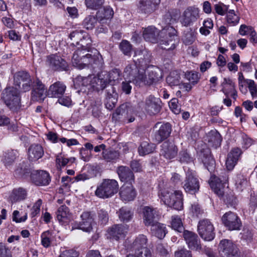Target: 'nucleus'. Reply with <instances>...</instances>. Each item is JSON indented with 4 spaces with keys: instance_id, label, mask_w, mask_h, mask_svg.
Masks as SVG:
<instances>
[{
    "instance_id": "obj_1",
    "label": "nucleus",
    "mask_w": 257,
    "mask_h": 257,
    "mask_svg": "<svg viewBox=\"0 0 257 257\" xmlns=\"http://www.w3.org/2000/svg\"><path fill=\"white\" fill-rule=\"evenodd\" d=\"M124 72L127 77H133V83L137 86L142 84L151 85L159 81L163 76L162 71L158 67L152 66L148 70V76L145 74V67L138 68L136 64H128Z\"/></svg>"
},
{
    "instance_id": "obj_2",
    "label": "nucleus",
    "mask_w": 257,
    "mask_h": 257,
    "mask_svg": "<svg viewBox=\"0 0 257 257\" xmlns=\"http://www.w3.org/2000/svg\"><path fill=\"white\" fill-rule=\"evenodd\" d=\"M101 59L96 49H94L91 51L83 48L78 49L75 51L72 58V61L73 65L79 69L83 68L84 66L95 68L101 66Z\"/></svg>"
},
{
    "instance_id": "obj_3",
    "label": "nucleus",
    "mask_w": 257,
    "mask_h": 257,
    "mask_svg": "<svg viewBox=\"0 0 257 257\" xmlns=\"http://www.w3.org/2000/svg\"><path fill=\"white\" fill-rule=\"evenodd\" d=\"M159 196L165 204L178 210L183 208V197L181 191L165 188L160 190Z\"/></svg>"
},
{
    "instance_id": "obj_4",
    "label": "nucleus",
    "mask_w": 257,
    "mask_h": 257,
    "mask_svg": "<svg viewBox=\"0 0 257 257\" xmlns=\"http://www.w3.org/2000/svg\"><path fill=\"white\" fill-rule=\"evenodd\" d=\"M176 30L171 26H167L160 31L158 43L166 50H173L179 42Z\"/></svg>"
},
{
    "instance_id": "obj_5",
    "label": "nucleus",
    "mask_w": 257,
    "mask_h": 257,
    "mask_svg": "<svg viewBox=\"0 0 257 257\" xmlns=\"http://www.w3.org/2000/svg\"><path fill=\"white\" fill-rule=\"evenodd\" d=\"M106 76H104L101 72L97 76L89 75L86 77L79 78L81 82V85L89 87L88 89H92L93 90L99 91L105 88L108 84L106 81Z\"/></svg>"
},
{
    "instance_id": "obj_6",
    "label": "nucleus",
    "mask_w": 257,
    "mask_h": 257,
    "mask_svg": "<svg viewBox=\"0 0 257 257\" xmlns=\"http://www.w3.org/2000/svg\"><path fill=\"white\" fill-rule=\"evenodd\" d=\"M118 189V184L115 180L105 179L97 186L95 194L99 198L106 199L116 193Z\"/></svg>"
},
{
    "instance_id": "obj_7",
    "label": "nucleus",
    "mask_w": 257,
    "mask_h": 257,
    "mask_svg": "<svg viewBox=\"0 0 257 257\" xmlns=\"http://www.w3.org/2000/svg\"><path fill=\"white\" fill-rule=\"evenodd\" d=\"M3 98L6 104L10 109L15 111L21 107V99L17 87H9L5 89Z\"/></svg>"
},
{
    "instance_id": "obj_8",
    "label": "nucleus",
    "mask_w": 257,
    "mask_h": 257,
    "mask_svg": "<svg viewBox=\"0 0 257 257\" xmlns=\"http://www.w3.org/2000/svg\"><path fill=\"white\" fill-rule=\"evenodd\" d=\"M200 17V10L195 6H190L183 12L180 17V23L185 27L192 25Z\"/></svg>"
},
{
    "instance_id": "obj_9",
    "label": "nucleus",
    "mask_w": 257,
    "mask_h": 257,
    "mask_svg": "<svg viewBox=\"0 0 257 257\" xmlns=\"http://www.w3.org/2000/svg\"><path fill=\"white\" fill-rule=\"evenodd\" d=\"M214 227L209 219L201 220L198 224V232L205 240H212L215 236Z\"/></svg>"
},
{
    "instance_id": "obj_10",
    "label": "nucleus",
    "mask_w": 257,
    "mask_h": 257,
    "mask_svg": "<svg viewBox=\"0 0 257 257\" xmlns=\"http://www.w3.org/2000/svg\"><path fill=\"white\" fill-rule=\"evenodd\" d=\"M172 131L171 124L168 123L157 122L154 127V140L157 143H160L167 139Z\"/></svg>"
},
{
    "instance_id": "obj_11",
    "label": "nucleus",
    "mask_w": 257,
    "mask_h": 257,
    "mask_svg": "<svg viewBox=\"0 0 257 257\" xmlns=\"http://www.w3.org/2000/svg\"><path fill=\"white\" fill-rule=\"evenodd\" d=\"M183 184V188L187 192L194 194L199 190V182L195 172L192 170L189 169L186 172V178Z\"/></svg>"
},
{
    "instance_id": "obj_12",
    "label": "nucleus",
    "mask_w": 257,
    "mask_h": 257,
    "mask_svg": "<svg viewBox=\"0 0 257 257\" xmlns=\"http://www.w3.org/2000/svg\"><path fill=\"white\" fill-rule=\"evenodd\" d=\"M228 181V175L225 172L219 176H212L209 182L210 185L215 193L219 196H222L224 194V188L225 184Z\"/></svg>"
},
{
    "instance_id": "obj_13",
    "label": "nucleus",
    "mask_w": 257,
    "mask_h": 257,
    "mask_svg": "<svg viewBox=\"0 0 257 257\" xmlns=\"http://www.w3.org/2000/svg\"><path fill=\"white\" fill-rule=\"evenodd\" d=\"M219 248L222 257H240L238 248L230 240H221L219 244Z\"/></svg>"
},
{
    "instance_id": "obj_14",
    "label": "nucleus",
    "mask_w": 257,
    "mask_h": 257,
    "mask_svg": "<svg viewBox=\"0 0 257 257\" xmlns=\"http://www.w3.org/2000/svg\"><path fill=\"white\" fill-rule=\"evenodd\" d=\"M135 115L136 114L133 109L127 108L126 105L123 104L116 109L113 114V117L116 120L132 122L135 120Z\"/></svg>"
},
{
    "instance_id": "obj_15",
    "label": "nucleus",
    "mask_w": 257,
    "mask_h": 257,
    "mask_svg": "<svg viewBox=\"0 0 257 257\" xmlns=\"http://www.w3.org/2000/svg\"><path fill=\"white\" fill-rule=\"evenodd\" d=\"M223 223L229 230H238L241 226V222L238 216L232 212H228L222 217Z\"/></svg>"
},
{
    "instance_id": "obj_16",
    "label": "nucleus",
    "mask_w": 257,
    "mask_h": 257,
    "mask_svg": "<svg viewBox=\"0 0 257 257\" xmlns=\"http://www.w3.org/2000/svg\"><path fill=\"white\" fill-rule=\"evenodd\" d=\"M32 181L37 186H46L50 182L49 174L45 171L34 170L31 174Z\"/></svg>"
},
{
    "instance_id": "obj_17",
    "label": "nucleus",
    "mask_w": 257,
    "mask_h": 257,
    "mask_svg": "<svg viewBox=\"0 0 257 257\" xmlns=\"http://www.w3.org/2000/svg\"><path fill=\"white\" fill-rule=\"evenodd\" d=\"M160 0H140L138 8L142 13L150 15L159 8Z\"/></svg>"
},
{
    "instance_id": "obj_18",
    "label": "nucleus",
    "mask_w": 257,
    "mask_h": 257,
    "mask_svg": "<svg viewBox=\"0 0 257 257\" xmlns=\"http://www.w3.org/2000/svg\"><path fill=\"white\" fill-rule=\"evenodd\" d=\"M32 99L34 101H43L47 96V90L45 85L39 80H37L33 87Z\"/></svg>"
},
{
    "instance_id": "obj_19",
    "label": "nucleus",
    "mask_w": 257,
    "mask_h": 257,
    "mask_svg": "<svg viewBox=\"0 0 257 257\" xmlns=\"http://www.w3.org/2000/svg\"><path fill=\"white\" fill-rule=\"evenodd\" d=\"M121 199L125 202L133 201L137 196V191L131 184H125L122 185L119 191Z\"/></svg>"
},
{
    "instance_id": "obj_20",
    "label": "nucleus",
    "mask_w": 257,
    "mask_h": 257,
    "mask_svg": "<svg viewBox=\"0 0 257 257\" xmlns=\"http://www.w3.org/2000/svg\"><path fill=\"white\" fill-rule=\"evenodd\" d=\"M183 237L190 249L196 250L201 249L200 240L196 233L190 231L184 230Z\"/></svg>"
},
{
    "instance_id": "obj_21",
    "label": "nucleus",
    "mask_w": 257,
    "mask_h": 257,
    "mask_svg": "<svg viewBox=\"0 0 257 257\" xmlns=\"http://www.w3.org/2000/svg\"><path fill=\"white\" fill-rule=\"evenodd\" d=\"M135 60L133 64H136L138 68L145 67L144 66L150 61L151 54L146 49H138L135 52Z\"/></svg>"
},
{
    "instance_id": "obj_22",
    "label": "nucleus",
    "mask_w": 257,
    "mask_h": 257,
    "mask_svg": "<svg viewBox=\"0 0 257 257\" xmlns=\"http://www.w3.org/2000/svg\"><path fill=\"white\" fill-rule=\"evenodd\" d=\"M66 89V85L60 81L51 84L47 90V96L51 98H59L62 96Z\"/></svg>"
},
{
    "instance_id": "obj_23",
    "label": "nucleus",
    "mask_w": 257,
    "mask_h": 257,
    "mask_svg": "<svg viewBox=\"0 0 257 257\" xmlns=\"http://www.w3.org/2000/svg\"><path fill=\"white\" fill-rule=\"evenodd\" d=\"M242 152L239 148H234L228 154L226 166L228 170H232L238 161Z\"/></svg>"
},
{
    "instance_id": "obj_24",
    "label": "nucleus",
    "mask_w": 257,
    "mask_h": 257,
    "mask_svg": "<svg viewBox=\"0 0 257 257\" xmlns=\"http://www.w3.org/2000/svg\"><path fill=\"white\" fill-rule=\"evenodd\" d=\"M161 101L159 98L150 95L146 99L145 109L151 114H157L161 108Z\"/></svg>"
},
{
    "instance_id": "obj_25",
    "label": "nucleus",
    "mask_w": 257,
    "mask_h": 257,
    "mask_svg": "<svg viewBox=\"0 0 257 257\" xmlns=\"http://www.w3.org/2000/svg\"><path fill=\"white\" fill-rule=\"evenodd\" d=\"M47 62L50 67L55 70H64L67 67L66 62L57 55L48 56L47 58Z\"/></svg>"
},
{
    "instance_id": "obj_26",
    "label": "nucleus",
    "mask_w": 257,
    "mask_h": 257,
    "mask_svg": "<svg viewBox=\"0 0 257 257\" xmlns=\"http://www.w3.org/2000/svg\"><path fill=\"white\" fill-rule=\"evenodd\" d=\"M161 153L166 159H172L177 155L178 148L172 142L166 141L161 146Z\"/></svg>"
},
{
    "instance_id": "obj_27",
    "label": "nucleus",
    "mask_w": 257,
    "mask_h": 257,
    "mask_svg": "<svg viewBox=\"0 0 257 257\" xmlns=\"http://www.w3.org/2000/svg\"><path fill=\"white\" fill-rule=\"evenodd\" d=\"M81 221L77 226H73L72 229L79 228L86 232H90L92 229L93 219L90 213L84 212L81 215Z\"/></svg>"
},
{
    "instance_id": "obj_28",
    "label": "nucleus",
    "mask_w": 257,
    "mask_h": 257,
    "mask_svg": "<svg viewBox=\"0 0 257 257\" xmlns=\"http://www.w3.org/2000/svg\"><path fill=\"white\" fill-rule=\"evenodd\" d=\"M158 216L156 208L145 206L143 208V220L146 226H151L157 222L156 218Z\"/></svg>"
},
{
    "instance_id": "obj_29",
    "label": "nucleus",
    "mask_w": 257,
    "mask_h": 257,
    "mask_svg": "<svg viewBox=\"0 0 257 257\" xmlns=\"http://www.w3.org/2000/svg\"><path fill=\"white\" fill-rule=\"evenodd\" d=\"M127 227L122 224L114 225L107 230V234L110 238L117 240L123 237L127 232Z\"/></svg>"
},
{
    "instance_id": "obj_30",
    "label": "nucleus",
    "mask_w": 257,
    "mask_h": 257,
    "mask_svg": "<svg viewBox=\"0 0 257 257\" xmlns=\"http://www.w3.org/2000/svg\"><path fill=\"white\" fill-rule=\"evenodd\" d=\"M160 31L153 26H149L144 29L143 32L145 40L153 43H157Z\"/></svg>"
},
{
    "instance_id": "obj_31",
    "label": "nucleus",
    "mask_w": 257,
    "mask_h": 257,
    "mask_svg": "<svg viewBox=\"0 0 257 257\" xmlns=\"http://www.w3.org/2000/svg\"><path fill=\"white\" fill-rule=\"evenodd\" d=\"M28 159L30 161H36L44 155L43 147L38 144L32 145L28 149Z\"/></svg>"
},
{
    "instance_id": "obj_32",
    "label": "nucleus",
    "mask_w": 257,
    "mask_h": 257,
    "mask_svg": "<svg viewBox=\"0 0 257 257\" xmlns=\"http://www.w3.org/2000/svg\"><path fill=\"white\" fill-rule=\"evenodd\" d=\"M148 239L147 237L140 234L137 236L133 243L130 245L129 249L132 252H136L143 250V248H147Z\"/></svg>"
},
{
    "instance_id": "obj_33",
    "label": "nucleus",
    "mask_w": 257,
    "mask_h": 257,
    "mask_svg": "<svg viewBox=\"0 0 257 257\" xmlns=\"http://www.w3.org/2000/svg\"><path fill=\"white\" fill-rule=\"evenodd\" d=\"M117 174L122 182L132 183L134 181V175L131 170L125 166H120L117 169Z\"/></svg>"
},
{
    "instance_id": "obj_34",
    "label": "nucleus",
    "mask_w": 257,
    "mask_h": 257,
    "mask_svg": "<svg viewBox=\"0 0 257 257\" xmlns=\"http://www.w3.org/2000/svg\"><path fill=\"white\" fill-rule=\"evenodd\" d=\"M114 13L112 9L109 6L104 7L102 9H99L96 14V17L100 23H103V21L111 19Z\"/></svg>"
},
{
    "instance_id": "obj_35",
    "label": "nucleus",
    "mask_w": 257,
    "mask_h": 257,
    "mask_svg": "<svg viewBox=\"0 0 257 257\" xmlns=\"http://www.w3.org/2000/svg\"><path fill=\"white\" fill-rule=\"evenodd\" d=\"M156 145L148 141H143L138 148V152L140 156H144L154 152Z\"/></svg>"
},
{
    "instance_id": "obj_36",
    "label": "nucleus",
    "mask_w": 257,
    "mask_h": 257,
    "mask_svg": "<svg viewBox=\"0 0 257 257\" xmlns=\"http://www.w3.org/2000/svg\"><path fill=\"white\" fill-rule=\"evenodd\" d=\"M70 213L69 208L65 205L61 206L57 211V218L62 224L67 223L70 218Z\"/></svg>"
},
{
    "instance_id": "obj_37",
    "label": "nucleus",
    "mask_w": 257,
    "mask_h": 257,
    "mask_svg": "<svg viewBox=\"0 0 257 257\" xmlns=\"http://www.w3.org/2000/svg\"><path fill=\"white\" fill-rule=\"evenodd\" d=\"M27 195V191L25 189L22 188L15 189L10 195L9 199L12 203H14L25 199Z\"/></svg>"
},
{
    "instance_id": "obj_38",
    "label": "nucleus",
    "mask_w": 257,
    "mask_h": 257,
    "mask_svg": "<svg viewBox=\"0 0 257 257\" xmlns=\"http://www.w3.org/2000/svg\"><path fill=\"white\" fill-rule=\"evenodd\" d=\"M221 141V136L217 131H212L209 133L208 142L211 146L216 148L220 146Z\"/></svg>"
},
{
    "instance_id": "obj_39",
    "label": "nucleus",
    "mask_w": 257,
    "mask_h": 257,
    "mask_svg": "<svg viewBox=\"0 0 257 257\" xmlns=\"http://www.w3.org/2000/svg\"><path fill=\"white\" fill-rule=\"evenodd\" d=\"M151 226V231L155 236L160 239L164 238L166 234V227L164 224L155 222Z\"/></svg>"
},
{
    "instance_id": "obj_40",
    "label": "nucleus",
    "mask_w": 257,
    "mask_h": 257,
    "mask_svg": "<svg viewBox=\"0 0 257 257\" xmlns=\"http://www.w3.org/2000/svg\"><path fill=\"white\" fill-rule=\"evenodd\" d=\"M30 76L29 74L26 71H22L16 73L14 75V85L18 88H21V83Z\"/></svg>"
},
{
    "instance_id": "obj_41",
    "label": "nucleus",
    "mask_w": 257,
    "mask_h": 257,
    "mask_svg": "<svg viewBox=\"0 0 257 257\" xmlns=\"http://www.w3.org/2000/svg\"><path fill=\"white\" fill-rule=\"evenodd\" d=\"M119 153L112 150H105L102 152V158L107 162H113L118 159Z\"/></svg>"
},
{
    "instance_id": "obj_42",
    "label": "nucleus",
    "mask_w": 257,
    "mask_h": 257,
    "mask_svg": "<svg viewBox=\"0 0 257 257\" xmlns=\"http://www.w3.org/2000/svg\"><path fill=\"white\" fill-rule=\"evenodd\" d=\"M104 76H106V81L108 83L112 82H114L115 81L118 80L120 77V71L118 69H113L109 72L104 71L102 72Z\"/></svg>"
},
{
    "instance_id": "obj_43",
    "label": "nucleus",
    "mask_w": 257,
    "mask_h": 257,
    "mask_svg": "<svg viewBox=\"0 0 257 257\" xmlns=\"http://www.w3.org/2000/svg\"><path fill=\"white\" fill-rule=\"evenodd\" d=\"M17 157V152L14 151H8L4 154L3 161L5 166L11 165L15 161Z\"/></svg>"
},
{
    "instance_id": "obj_44",
    "label": "nucleus",
    "mask_w": 257,
    "mask_h": 257,
    "mask_svg": "<svg viewBox=\"0 0 257 257\" xmlns=\"http://www.w3.org/2000/svg\"><path fill=\"white\" fill-rule=\"evenodd\" d=\"M171 226L174 230L180 232L185 230L181 219L177 215L172 216Z\"/></svg>"
},
{
    "instance_id": "obj_45",
    "label": "nucleus",
    "mask_w": 257,
    "mask_h": 257,
    "mask_svg": "<svg viewBox=\"0 0 257 257\" xmlns=\"http://www.w3.org/2000/svg\"><path fill=\"white\" fill-rule=\"evenodd\" d=\"M104 0H85L86 7L92 10H98L104 4Z\"/></svg>"
},
{
    "instance_id": "obj_46",
    "label": "nucleus",
    "mask_w": 257,
    "mask_h": 257,
    "mask_svg": "<svg viewBox=\"0 0 257 257\" xmlns=\"http://www.w3.org/2000/svg\"><path fill=\"white\" fill-rule=\"evenodd\" d=\"M180 81V76L175 72H171L166 78L167 83L171 86L179 85Z\"/></svg>"
},
{
    "instance_id": "obj_47",
    "label": "nucleus",
    "mask_w": 257,
    "mask_h": 257,
    "mask_svg": "<svg viewBox=\"0 0 257 257\" xmlns=\"http://www.w3.org/2000/svg\"><path fill=\"white\" fill-rule=\"evenodd\" d=\"M97 19L96 17L89 15L87 16L83 22V25L87 30H92L95 27Z\"/></svg>"
},
{
    "instance_id": "obj_48",
    "label": "nucleus",
    "mask_w": 257,
    "mask_h": 257,
    "mask_svg": "<svg viewBox=\"0 0 257 257\" xmlns=\"http://www.w3.org/2000/svg\"><path fill=\"white\" fill-rule=\"evenodd\" d=\"M223 84L224 86L222 89V91L226 96H228L232 91H234V83L230 79L224 78Z\"/></svg>"
},
{
    "instance_id": "obj_49",
    "label": "nucleus",
    "mask_w": 257,
    "mask_h": 257,
    "mask_svg": "<svg viewBox=\"0 0 257 257\" xmlns=\"http://www.w3.org/2000/svg\"><path fill=\"white\" fill-rule=\"evenodd\" d=\"M133 216V213L127 208H121L118 211V216L119 219L122 221H128Z\"/></svg>"
},
{
    "instance_id": "obj_50",
    "label": "nucleus",
    "mask_w": 257,
    "mask_h": 257,
    "mask_svg": "<svg viewBox=\"0 0 257 257\" xmlns=\"http://www.w3.org/2000/svg\"><path fill=\"white\" fill-rule=\"evenodd\" d=\"M235 185L236 188L239 191H242L248 186V182L246 178L242 175H237Z\"/></svg>"
},
{
    "instance_id": "obj_51",
    "label": "nucleus",
    "mask_w": 257,
    "mask_h": 257,
    "mask_svg": "<svg viewBox=\"0 0 257 257\" xmlns=\"http://www.w3.org/2000/svg\"><path fill=\"white\" fill-rule=\"evenodd\" d=\"M226 21L228 24L234 26L238 23L239 17L235 14L234 10H230L227 13Z\"/></svg>"
},
{
    "instance_id": "obj_52",
    "label": "nucleus",
    "mask_w": 257,
    "mask_h": 257,
    "mask_svg": "<svg viewBox=\"0 0 257 257\" xmlns=\"http://www.w3.org/2000/svg\"><path fill=\"white\" fill-rule=\"evenodd\" d=\"M179 161L181 163H189L193 162V158L186 150L181 151L179 155Z\"/></svg>"
},
{
    "instance_id": "obj_53",
    "label": "nucleus",
    "mask_w": 257,
    "mask_h": 257,
    "mask_svg": "<svg viewBox=\"0 0 257 257\" xmlns=\"http://www.w3.org/2000/svg\"><path fill=\"white\" fill-rule=\"evenodd\" d=\"M185 76L186 78L193 85L197 84L200 79L199 73L195 71L187 72Z\"/></svg>"
},
{
    "instance_id": "obj_54",
    "label": "nucleus",
    "mask_w": 257,
    "mask_h": 257,
    "mask_svg": "<svg viewBox=\"0 0 257 257\" xmlns=\"http://www.w3.org/2000/svg\"><path fill=\"white\" fill-rule=\"evenodd\" d=\"M119 48L124 55H131L132 46L128 41L122 40L119 44Z\"/></svg>"
},
{
    "instance_id": "obj_55",
    "label": "nucleus",
    "mask_w": 257,
    "mask_h": 257,
    "mask_svg": "<svg viewBox=\"0 0 257 257\" xmlns=\"http://www.w3.org/2000/svg\"><path fill=\"white\" fill-rule=\"evenodd\" d=\"M51 233L49 231L44 232L41 234V243L44 247L47 248L50 246L51 242Z\"/></svg>"
},
{
    "instance_id": "obj_56",
    "label": "nucleus",
    "mask_w": 257,
    "mask_h": 257,
    "mask_svg": "<svg viewBox=\"0 0 257 257\" xmlns=\"http://www.w3.org/2000/svg\"><path fill=\"white\" fill-rule=\"evenodd\" d=\"M124 75L126 77H127V76H126L124 73ZM128 78H129L130 80L128 81L124 80V81H122V82L121 83V90L124 93H125L126 94H129L131 93V90H132V86L131 85L130 83L132 81L133 82V80H132V78H133L132 76H131L130 77H128Z\"/></svg>"
},
{
    "instance_id": "obj_57",
    "label": "nucleus",
    "mask_w": 257,
    "mask_h": 257,
    "mask_svg": "<svg viewBox=\"0 0 257 257\" xmlns=\"http://www.w3.org/2000/svg\"><path fill=\"white\" fill-rule=\"evenodd\" d=\"M195 35L191 31H188L184 34L183 41L185 45H189L192 44L195 40Z\"/></svg>"
},
{
    "instance_id": "obj_58",
    "label": "nucleus",
    "mask_w": 257,
    "mask_h": 257,
    "mask_svg": "<svg viewBox=\"0 0 257 257\" xmlns=\"http://www.w3.org/2000/svg\"><path fill=\"white\" fill-rule=\"evenodd\" d=\"M32 83L31 77L30 76L28 78H26L25 80L21 83V88L18 87L17 88L18 89H20L23 92H27L31 89Z\"/></svg>"
},
{
    "instance_id": "obj_59",
    "label": "nucleus",
    "mask_w": 257,
    "mask_h": 257,
    "mask_svg": "<svg viewBox=\"0 0 257 257\" xmlns=\"http://www.w3.org/2000/svg\"><path fill=\"white\" fill-rule=\"evenodd\" d=\"M167 16L171 17L170 18L171 20L168 21L172 22V24L177 22L179 18L181 17L179 11L176 9L171 10L168 12Z\"/></svg>"
},
{
    "instance_id": "obj_60",
    "label": "nucleus",
    "mask_w": 257,
    "mask_h": 257,
    "mask_svg": "<svg viewBox=\"0 0 257 257\" xmlns=\"http://www.w3.org/2000/svg\"><path fill=\"white\" fill-rule=\"evenodd\" d=\"M202 161L204 166L209 171H210V170H212L215 164V161L211 156L205 158L203 159Z\"/></svg>"
},
{
    "instance_id": "obj_61",
    "label": "nucleus",
    "mask_w": 257,
    "mask_h": 257,
    "mask_svg": "<svg viewBox=\"0 0 257 257\" xmlns=\"http://www.w3.org/2000/svg\"><path fill=\"white\" fill-rule=\"evenodd\" d=\"M42 201L41 199L38 200L33 205L31 209V215L32 217H35L40 213V207L42 205Z\"/></svg>"
},
{
    "instance_id": "obj_62",
    "label": "nucleus",
    "mask_w": 257,
    "mask_h": 257,
    "mask_svg": "<svg viewBox=\"0 0 257 257\" xmlns=\"http://www.w3.org/2000/svg\"><path fill=\"white\" fill-rule=\"evenodd\" d=\"M157 252L162 257H166L169 254V251L163 244H158L156 248Z\"/></svg>"
},
{
    "instance_id": "obj_63",
    "label": "nucleus",
    "mask_w": 257,
    "mask_h": 257,
    "mask_svg": "<svg viewBox=\"0 0 257 257\" xmlns=\"http://www.w3.org/2000/svg\"><path fill=\"white\" fill-rule=\"evenodd\" d=\"M136 257H152V253L148 248H143V250L135 252Z\"/></svg>"
},
{
    "instance_id": "obj_64",
    "label": "nucleus",
    "mask_w": 257,
    "mask_h": 257,
    "mask_svg": "<svg viewBox=\"0 0 257 257\" xmlns=\"http://www.w3.org/2000/svg\"><path fill=\"white\" fill-rule=\"evenodd\" d=\"M79 253L77 251L73 250H66L63 251L59 257H78Z\"/></svg>"
}]
</instances>
